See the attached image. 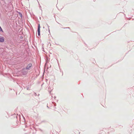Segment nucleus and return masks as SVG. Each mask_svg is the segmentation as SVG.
<instances>
[{"label":"nucleus","mask_w":134,"mask_h":134,"mask_svg":"<svg viewBox=\"0 0 134 134\" xmlns=\"http://www.w3.org/2000/svg\"><path fill=\"white\" fill-rule=\"evenodd\" d=\"M32 64L30 63L27 66L26 69H29L32 66Z\"/></svg>","instance_id":"f257e3e1"},{"label":"nucleus","mask_w":134,"mask_h":134,"mask_svg":"<svg viewBox=\"0 0 134 134\" xmlns=\"http://www.w3.org/2000/svg\"><path fill=\"white\" fill-rule=\"evenodd\" d=\"M40 24H39L38 29V34L39 35H40Z\"/></svg>","instance_id":"f03ea898"},{"label":"nucleus","mask_w":134,"mask_h":134,"mask_svg":"<svg viewBox=\"0 0 134 134\" xmlns=\"http://www.w3.org/2000/svg\"><path fill=\"white\" fill-rule=\"evenodd\" d=\"M4 41V39L3 37H1L0 38V42H3Z\"/></svg>","instance_id":"7ed1b4c3"},{"label":"nucleus","mask_w":134,"mask_h":134,"mask_svg":"<svg viewBox=\"0 0 134 134\" xmlns=\"http://www.w3.org/2000/svg\"><path fill=\"white\" fill-rule=\"evenodd\" d=\"M0 31H1L2 32H3V31L2 30L0 26Z\"/></svg>","instance_id":"20e7f679"},{"label":"nucleus","mask_w":134,"mask_h":134,"mask_svg":"<svg viewBox=\"0 0 134 134\" xmlns=\"http://www.w3.org/2000/svg\"><path fill=\"white\" fill-rule=\"evenodd\" d=\"M20 15L21 16H22V15L21 14V15Z\"/></svg>","instance_id":"39448f33"},{"label":"nucleus","mask_w":134,"mask_h":134,"mask_svg":"<svg viewBox=\"0 0 134 134\" xmlns=\"http://www.w3.org/2000/svg\"><path fill=\"white\" fill-rule=\"evenodd\" d=\"M20 15L21 16H22V15L21 14V15Z\"/></svg>","instance_id":"423d86ee"}]
</instances>
